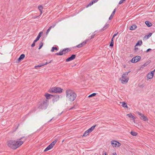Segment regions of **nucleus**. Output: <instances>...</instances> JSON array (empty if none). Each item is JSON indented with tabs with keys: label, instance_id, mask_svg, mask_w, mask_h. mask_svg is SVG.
<instances>
[{
	"label": "nucleus",
	"instance_id": "4be33fe9",
	"mask_svg": "<svg viewBox=\"0 0 155 155\" xmlns=\"http://www.w3.org/2000/svg\"><path fill=\"white\" fill-rule=\"evenodd\" d=\"M145 24L148 27H151L152 25V24L149 21H146Z\"/></svg>",
	"mask_w": 155,
	"mask_h": 155
},
{
	"label": "nucleus",
	"instance_id": "864d4df0",
	"mask_svg": "<svg viewBox=\"0 0 155 155\" xmlns=\"http://www.w3.org/2000/svg\"><path fill=\"white\" fill-rule=\"evenodd\" d=\"M53 119V118H52V119H51V120H49L48 122H50L51 120H52Z\"/></svg>",
	"mask_w": 155,
	"mask_h": 155
},
{
	"label": "nucleus",
	"instance_id": "4c0bfd02",
	"mask_svg": "<svg viewBox=\"0 0 155 155\" xmlns=\"http://www.w3.org/2000/svg\"><path fill=\"white\" fill-rule=\"evenodd\" d=\"M88 134L85 131L83 135H82V137H86L88 135Z\"/></svg>",
	"mask_w": 155,
	"mask_h": 155
},
{
	"label": "nucleus",
	"instance_id": "c03bdc74",
	"mask_svg": "<svg viewBox=\"0 0 155 155\" xmlns=\"http://www.w3.org/2000/svg\"><path fill=\"white\" fill-rule=\"evenodd\" d=\"M138 50V48L137 47H135L134 49V51L135 52L137 51Z\"/></svg>",
	"mask_w": 155,
	"mask_h": 155
},
{
	"label": "nucleus",
	"instance_id": "37998d69",
	"mask_svg": "<svg viewBox=\"0 0 155 155\" xmlns=\"http://www.w3.org/2000/svg\"><path fill=\"white\" fill-rule=\"evenodd\" d=\"M152 50V49L150 48H149L148 49H147L146 51V53H147L148 52H149V51H151Z\"/></svg>",
	"mask_w": 155,
	"mask_h": 155
},
{
	"label": "nucleus",
	"instance_id": "3c124183",
	"mask_svg": "<svg viewBox=\"0 0 155 155\" xmlns=\"http://www.w3.org/2000/svg\"><path fill=\"white\" fill-rule=\"evenodd\" d=\"M111 155H117V154L116 152H114V153H113Z\"/></svg>",
	"mask_w": 155,
	"mask_h": 155
},
{
	"label": "nucleus",
	"instance_id": "6e6552de",
	"mask_svg": "<svg viewBox=\"0 0 155 155\" xmlns=\"http://www.w3.org/2000/svg\"><path fill=\"white\" fill-rule=\"evenodd\" d=\"M111 144L114 147H119L121 145L119 142L115 140H112L111 142Z\"/></svg>",
	"mask_w": 155,
	"mask_h": 155
},
{
	"label": "nucleus",
	"instance_id": "9d476101",
	"mask_svg": "<svg viewBox=\"0 0 155 155\" xmlns=\"http://www.w3.org/2000/svg\"><path fill=\"white\" fill-rule=\"evenodd\" d=\"M76 54H72L70 57L66 59L65 61L66 62H68L74 60L76 58Z\"/></svg>",
	"mask_w": 155,
	"mask_h": 155
},
{
	"label": "nucleus",
	"instance_id": "4468645a",
	"mask_svg": "<svg viewBox=\"0 0 155 155\" xmlns=\"http://www.w3.org/2000/svg\"><path fill=\"white\" fill-rule=\"evenodd\" d=\"M45 97L46 98V99L48 100L51 98L52 97H53V96H54V95L50 94L48 93H46L45 94Z\"/></svg>",
	"mask_w": 155,
	"mask_h": 155
},
{
	"label": "nucleus",
	"instance_id": "a878e982",
	"mask_svg": "<svg viewBox=\"0 0 155 155\" xmlns=\"http://www.w3.org/2000/svg\"><path fill=\"white\" fill-rule=\"evenodd\" d=\"M96 125H97L96 124V125H94L92 126L90 128L88 129V130H89V131H90L91 132L94 129L95 127H96Z\"/></svg>",
	"mask_w": 155,
	"mask_h": 155
},
{
	"label": "nucleus",
	"instance_id": "cd10ccee",
	"mask_svg": "<svg viewBox=\"0 0 155 155\" xmlns=\"http://www.w3.org/2000/svg\"><path fill=\"white\" fill-rule=\"evenodd\" d=\"M152 34V33H150L146 35L145 36V38H146L147 39H148L150 37Z\"/></svg>",
	"mask_w": 155,
	"mask_h": 155
},
{
	"label": "nucleus",
	"instance_id": "a18cd8bd",
	"mask_svg": "<svg viewBox=\"0 0 155 155\" xmlns=\"http://www.w3.org/2000/svg\"><path fill=\"white\" fill-rule=\"evenodd\" d=\"M117 33H117L115 34L113 36L112 38H114L117 35Z\"/></svg>",
	"mask_w": 155,
	"mask_h": 155
},
{
	"label": "nucleus",
	"instance_id": "de8ad7c7",
	"mask_svg": "<svg viewBox=\"0 0 155 155\" xmlns=\"http://www.w3.org/2000/svg\"><path fill=\"white\" fill-rule=\"evenodd\" d=\"M103 155H107V154L106 152H103Z\"/></svg>",
	"mask_w": 155,
	"mask_h": 155
},
{
	"label": "nucleus",
	"instance_id": "473e14b6",
	"mask_svg": "<svg viewBox=\"0 0 155 155\" xmlns=\"http://www.w3.org/2000/svg\"><path fill=\"white\" fill-rule=\"evenodd\" d=\"M58 141V139H56L53 142H52L51 144L52 145V146L53 147L55 144Z\"/></svg>",
	"mask_w": 155,
	"mask_h": 155
},
{
	"label": "nucleus",
	"instance_id": "a19ab883",
	"mask_svg": "<svg viewBox=\"0 0 155 155\" xmlns=\"http://www.w3.org/2000/svg\"><path fill=\"white\" fill-rule=\"evenodd\" d=\"M128 74V72H126L124 73L122 75H124V76L127 77Z\"/></svg>",
	"mask_w": 155,
	"mask_h": 155
},
{
	"label": "nucleus",
	"instance_id": "72a5a7b5",
	"mask_svg": "<svg viewBox=\"0 0 155 155\" xmlns=\"http://www.w3.org/2000/svg\"><path fill=\"white\" fill-rule=\"evenodd\" d=\"M43 43L42 42H41L40 43L38 49H40L43 46Z\"/></svg>",
	"mask_w": 155,
	"mask_h": 155
},
{
	"label": "nucleus",
	"instance_id": "680f3d73",
	"mask_svg": "<svg viewBox=\"0 0 155 155\" xmlns=\"http://www.w3.org/2000/svg\"><path fill=\"white\" fill-rule=\"evenodd\" d=\"M140 52H143V51H142V50H141L140 51Z\"/></svg>",
	"mask_w": 155,
	"mask_h": 155
},
{
	"label": "nucleus",
	"instance_id": "e433bc0d",
	"mask_svg": "<svg viewBox=\"0 0 155 155\" xmlns=\"http://www.w3.org/2000/svg\"><path fill=\"white\" fill-rule=\"evenodd\" d=\"M38 8L40 11H41V10H42L43 9V8L42 5H39L38 6Z\"/></svg>",
	"mask_w": 155,
	"mask_h": 155
},
{
	"label": "nucleus",
	"instance_id": "b1692460",
	"mask_svg": "<svg viewBox=\"0 0 155 155\" xmlns=\"http://www.w3.org/2000/svg\"><path fill=\"white\" fill-rule=\"evenodd\" d=\"M55 24H54L52 26H51L50 27H49L48 29L47 30V31L46 33V35H47L48 34V32L50 31V30H51V28H54L55 26Z\"/></svg>",
	"mask_w": 155,
	"mask_h": 155
},
{
	"label": "nucleus",
	"instance_id": "8fccbe9b",
	"mask_svg": "<svg viewBox=\"0 0 155 155\" xmlns=\"http://www.w3.org/2000/svg\"><path fill=\"white\" fill-rule=\"evenodd\" d=\"M75 107H74H74H71V108H70V109H69V110H72V109H74V108Z\"/></svg>",
	"mask_w": 155,
	"mask_h": 155
},
{
	"label": "nucleus",
	"instance_id": "f03ea898",
	"mask_svg": "<svg viewBox=\"0 0 155 155\" xmlns=\"http://www.w3.org/2000/svg\"><path fill=\"white\" fill-rule=\"evenodd\" d=\"M65 94L67 99L71 102L74 101L77 97V94L73 91L69 89L66 91Z\"/></svg>",
	"mask_w": 155,
	"mask_h": 155
},
{
	"label": "nucleus",
	"instance_id": "39448f33",
	"mask_svg": "<svg viewBox=\"0 0 155 155\" xmlns=\"http://www.w3.org/2000/svg\"><path fill=\"white\" fill-rule=\"evenodd\" d=\"M71 51V49L69 48H65L61 50L59 52L56 53L55 55L61 56L63 54H65Z\"/></svg>",
	"mask_w": 155,
	"mask_h": 155
},
{
	"label": "nucleus",
	"instance_id": "6e6d98bb",
	"mask_svg": "<svg viewBox=\"0 0 155 155\" xmlns=\"http://www.w3.org/2000/svg\"><path fill=\"white\" fill-rule=\"evenodd\" d=\"M62 113V112L61 113L59 114H58V116H60V115Z\"/></svg>",
	"mask_w": 155,
	"mask_h": 155
},
{
	"label": "nucleus",
	"instance_id": "f3484780",
	"mask_svg": "<svg viewBox=\"0 0 155 155\" xmlns=\"http://www.w3.org/2000/svg\"><path fill=\"white\" fill-rule=\"evenodd\" d=\"M96 31H94V33L92 34L91 37H89L88 39H86V40H87V41H89V40H91V39L93 38L94 37V36L96 35V34L95 33V32Z\"/></svg>",
	"mask_w": 155,
	"mask_h": 155
},
{
	"label": "nucleus",
	"instance_id": "bf43d9fd",
	"mask_svg": "<svg viewBox=\"0 0 155 155\" xmlns=\"http://www.w3.org/2000/svg\"><path fill=\"white\" fill-rule=\"evenodd\" d=\"M45 64V63H41V65H43V64Z\"/></svg>",
	"mask_w": 155,
	"mask_h": 155
},
{
	"label": "nucleus",
	"instance_id": "0e129e2a",
	"mask_svg": "<svg viewBox=\"0 0 155 155\" xmlns=\"http://www.w3.org/2000/svg\"><path fill=\"white\" fill-rule=\"evenodd\" d=\"M153 71H154H154H155V69H154V70Z\"/></svg>",
	"mask_w": 155,
	"mask_h": 155
},
{
	"label": "nucleus",
	"instance_id": "1a4fd4ad",
	"mask_svg": "<svg viewBox=\"0 0 155 155\" xmlns=\"http://www.w3.org/2000/svg\"><path fill=\"white\" fill-rule=\"evenodd\" d=\"M141 58L140 56H137L133 58L130 60V61L132 63H136L139 61Z\"/></svg>",
	"mask_w": 155,
	"mask_h": 155
},
{
	"label": "nucleus",
	"instance_id": "bb28decb",
	"mask_svg": "<svg viewBox=\"0 0 155 155\" xmlns=\"http://www.w3.org/2000/svg\"><path fill=\"white\" fill-rule=\"evenodd\" d=\"M58 48L57 47H53L52 48V49L51 51V52H53L54 51V50L56 51H58Z\"/></svg>",
	"mask_w": 155,
	"mask_h": 155
},
{
	"label": "nucleus",
	"instance_id": "7c9ffc66",
	"mask_svg": "<svg viewBox=\"0 0 155 155\" xmlns=\"http://www.w3.org/2000/svg\"><path fill=\"white\" fill-rule=\"evenodd\" d=\"M122 106L124 108H128V106H127V103L124 102H123Z\"/></svg>",
	"mask_w": 155,
	"mask_h": 155
},
{
	"label": "nucleus",
	"instance_id": "0eeeda50",
	"mask_svg": "<svg viewBox=\"0 0 155 155\" xmlns=\"http://www.w3.org/2000/svg\"><path fill=\"white\" fill-rule=\"evenodd\" d=\"M137 113L140 116V118L142 120L146 121L148 120V119L147 117L144 115L143 114L139 112H137Z\"/></svg>",
	"mask_w": 155,
	"mask_h": 155
},
{
	"label": "nucleus",
	"instance_id": "412c9836",
	"mask_svg": "<svg viewBox=\"0 0 155 155\" xmlns=\"http://www.w3.org/2000/svg\"><path fill=\"white\" fill-rule=\"evenodd\" d=\"M109 27V24H107L105 25V26L103 27V28L101 29L100 30V31H102L104 30H106L107 28Z\"/></svg>",
	"mask_w": 155,
	"mask_h": 155
},
{
	"label": "nucleus",
	"instance_id": "dca6fc26",
	"mask_svg": "<svg viewBox=\"0 0 155 155\" xmlns=\"http://www.w3.org/2000/svg\"><path fill=\"white\" fill-rule=\"evenodd\" d=\"M43 34V32L42 31L40 32L38 34V36H37V38L35 39V41H36V42L39 40V39L40 38V37H41V35Z\"/></svg>",
	"mask_w": 155,
	"mask_h": 155
},
{
	"label": "nucleus",
	"instance_id": "e2e57ef3",
	"mask_svg": "<svg viewBox=\"0 0 155 155\" xmlns=\"http://www.w3.org/2000/svg\"><path fill=\"white\" fill-rule=\"evenodd\" d=\"M130 71H129L128 72H128V73H130Z\"/></svg>",
	"mask_w": 155,
	"mask_h": 155
},
{
	"label": "nucleus",
	"instance_id": "5fc2aeb1",
	"mask_svg": "<svg viewBox=\"0 0 155 155\" xmlns=\"http://www.w3.org/2000/svg\"><path fill=\"white\" fill-rule=\"evenodd\" d=\"M40 12H41V14H42V10H41V11H40Z\"/></svg>",
	"mask_w": 155,
	"mask_h": 155
},
{
	"label": "nucleus",
	"instance_id": "7ed1b4c3",
	"mask_svg": "<svg viewBox=\"0 0 155 155\" xmlns=\"http://www.w3.org/2000/svg\"><path fill=\"white\" fill-rule=\"evenodd\" d=\"M49 105V101L48 100L44 99L42 101L39 103L38 108L40 109L45 110Z\"/></svg>",
	"mask_w": 155,
	"mask_h": 155
},
{
	"label": "nucleus",
	"instance_id": "f8f14e48",
	"mask_svg": "<svg viewBox=\"0 0 155 155\" xmlns=\"http://www.w3.org/2000/svg\"><path fill=\"white\" fill-rule=\"evenodd\" d=\"M87 42V40H86L85 41L81 43V44L77 45L76 47L77 48H81L84 46Z\"/></svg>",
	"mask_w": 155,
	"mask_h": 155
},
{
	"label": "nucleus",
	"instance_id": "5701e85b",
	"mask_svg": "<svg viewBox=\"0 0 155 155\" xmlns=\"http://www.w3.org/2000/svg\"><path fill=\"white\" fill-rule=\"evenodd\" d=\"M137 28V26L136 25H133L130 26V29L131 30H133Z\"/></svg>",
	"mask_w": 155,
	"mask_h": 155
},
{
	"label": "nucleus",
	"instance_id": "052dcab7",
	"mask_svg": "<svg viewBox=\"0 0 155 155\" xmlns=\"http://www.w3.org/2000/svg\"><path fill=\"white\" fill-rule=\"evenodd\" d=\"M133 122H134V123H135V120H133Z\"/></svg>",
	"mask_w": 155,
	"mask_h": 155
},
{
	"label": "nucleus",
	"instance_id": "6ab92c4d",
	"mask_svg": "<svg viewBox=\"0 0 155 155\" xmlns=\"http://www.w3.org/2000/svg\"><path fill=\"white\" fill-rule=\"evenodd\" d=\"M116 11V8H115V9H114V10L113 11L112 14H111V15L110 16V17L109 18V20H110L111 19H112V18H113V17L114 15L115 14Z\"/></svg>",
	"mask_w": 155,
	"mask_h": 155
},
{
	"label": "nucleus",
	"instance_id": "ea45409f",
	"mask_svg": "<svg viewBox=\"0 0 155 155\" xmlns=\"http://www.w3.org/2000/svg\"><path fill=\"white\" fill-rule=\"evenodd\" d=\"M36 42V41H35V40L34 41L33 43L31 45V47H34L35 46V43Z\"/></svg>",
	"mask_w": 155,
	"mask_h": 155
},
{
	"label": "nucleus",
	"instance_id": "aec40b11",
	"mask_svg": "<svg viewBox=\"0 0 155 155\" xmlns=\"http://www.w3.org/2000/svg\"><path fill=\"white\" fill-rule=\"evenodd\" d=\"M150 62H151V61H150V60L148 61L147 62L145 63L143 65H142L141 68H144L148 64H149L150 63Z\"/></svg>",
	"mask_w": 155,
	"mask_h": 155
},
{
	"label": "nucleus",
	"instance_id": "49530a36",
	"mask_svg": "<svg viewBox=\"0 0 155 155\" xmlns=\"http://www.w3.org/2000/svg\"><path fill=\"white\" fill-rule=\"evenodd\" d=\"M86 131V132L87 133V134H89L91 133L90 131H89V130L88 129Z\"/></svg>",
	"mask_w": 155,
	"mask_h": 155
},
{
	"label": "nucleus",
	"instance_id": "c85d7f7f",
	"mask_svg": "<svg viewBox=\"0 0 155 155\" xmlns=\"http://www.w3.org/2000/svg\"><path fill=\"white\" fill-rule=\"evenodd\" d=\"M142 43V41L141 40L138 41L135 45V46L139 45L140 46Z\"/></svg>",
	"mask_w": 155,
	"mask_h": 155
},
{
	"label": "nucleus",
	"instance_id": "09e8293b",
	"mask_svg": "<svg viewBox=\"0 0 155 155\" xmlns=\"http://www.w3.org/2000/svg\"><path fill=\"white\" fill-rule=\"evenodd\" d=\"M132 117H131V118H132V119H133V120H134L137 118L136 117H134L133 116Z\"/></svg>",
	"mask_w": 155,
	"mask_h": 155
},
{
	"label": "nucleus",
	"instance_id": "423d86ee",
	"mask_svg": "<svg viewBox=\"0 0 155 155\" xmlns=\"http://www.w3.org/2000/svg\"><path fill=\"white\" fill-rule=\"evenodd\" d=\"M119 80L121 81V83L122 84H125L128 82L129 78L126 76L122 75L121 77L120 78Z\"/></svg>",
	"mask_w": 155,
	"mask_h": 155
},
{
	"label": "nucleus",
	"instance_id": "f704fd0d",
	"mask_svg": "<svg viewBox=\"0 0 155 155\" xmlns=\"http://www.w3.org/2000/svg\"><path fill=\"white\" fill-rule=\"evenodd\" d=\"M97 94V93H93L91 94L90 95L88 96V97H93L95 96Z\"/></svg>",
	"mask_w": 155,
	"mask_h": 155
},
{
	"label": "nucleus",
	"instance_id": "a211bd4d",
	"mask_svg": "<svg viewBox=\"0 0 155 155\" xmlns=\"http://www.w3.org/2000/svg\"><path fill=\"white\" fill-rule=\"evenodd\" d=\"M53 147L50 144L44 150V152H45L51 149Z\"/></svg>",
	"mask_w": 155,
	"mask_h": 155
},
{
	"label": "nucleus",
	"instance_id": "13d9d810",
	"mask_svg": "<svg viewBox=\"0 0 155 155\" xmlns=\"http://www.w3.org/2000/svg\"><path fill=\"white\" fill-rule=\"evenodd\" d=\"M98 0H94L95 1H96L95 2H97Z\"/></svg>",
	"mask_w": 155,
	"mask_h": 155
},
{
	"label": "nucleus",
	"instance_id": "393cba45",
	"mask_svg": "<svg viewBox=\"0 0 155 155\" xmlns=\"http://www.w3.org/2000/svg\"><path fill=\"white\" fill-rule=\"evenodd\" d=\"M96 1H95L94 0H93L91 1L90 3L88 4L86 6V7L87 8L90 6H91L94 3H96L95 2Z\"/></svg>",
	"mask_w": 155,
	"mask_h": 155
},
{
	"label": "nucleus",
	"instance_id": "603ef678",
	"mask_svg": "<svg viewBox=\"0 0 155 155\" xmlns=\"http://www.w3.org/2000/svg\"><path fill=\"white\" fill-rule=\"evenodd\" d=\"M49 64L48 62H46L45 63V64H43V66L46 65L48 64Z\"/></svg>",
	"mask_w": 155,
	"mask_h": 155
},
{
	"label": "nucleus",
	"instance_id": "ddd939ff",
	"mask_svg": "<svg viewBox=\"0 0 155 155\" xmlns=\"http://www.w3.org/2000/svg\"><path fill=\"white\" fill-rule=\"evenodd\" d=\"M53 97H54L52 99V101L53 103L57 101L59 99V96L57 95H54Z\"/></svg>",
	"mask_w": 155,
	"mask_h": 155
},
{
	"label": "nucleus",
	"instance_id": "20e7f679",
	"mask_svg": "<svg viewBox=\"0 0 155 155\" xmlns=\"http://www.w3.org/2000/svg\"><path fill=\"white\" fill-rule=\"evenodd\" d=\"M63 89L59 87H52L49 89L48 92L50 93H61L62 92Z\"/></svg>",
	"mask_w": 155,
	"mask_h": 155
},
{
	"label": "nucleus",
	"instance_id": "4d7b16f0",
	"mask_svg": "<svg viewBox=\"0 0 155 155\" xmlns=\"http://www.w3.org/2000/svg\"><path fill=\"white\" fill-rule=\"evenodd\" d=\"M52 61V60H51L49 62H48L49 63H50Z\"/></svg>",
	"mask_w": 155,
	"mask_h": 155
},
{
	"label": "nucleus",
	"instance_id": "338daca9",
	"mask_svg": "<svg viewBox=\"0 0 155 155\" xmlns=\"http://www.w3.org/2000/svg\"><path fill=\"white\" fill-rule=\"evenodd\" d=\"M124 67L125 68V65L124 66Z\"/></svg>",
	"mask_w": 155,
	"mask_h": 155
},
{
	"label": "nucleus",
	"instance_id": "c756f323",
	"mask_svg": "<svg viewBox=\"0 0 155 155\" xmlns=\"http://www.w3.org/2000/svg\"><path fill=\"white\" fill-rule=\"evenodd\" d=\"M114 38H112L111 39L110 43V46L111 47H113L114 46Z\"/></svg>",
	"mask_w": 155,
	"mask_h": 155
},
{
	"label": "nucleus",
	"instance_id": "58836bf2",
	"mask_svg": "<svg viewBox=\"0 0 155 155\" xmlns=\"http://www.w3.org/2000/svg\"><path fill=\"white\" fill-rule=\"evenodd\" d=\"M127 116L128 117H129L131 118V117H132L133 115H132L131 113H130L127 114Z\"/></svg>",
	"mask_w": 155,
	"mask_h": 155
},
{
	"label": "nucleus",
	"instance_id": "9b49d317",
	"mask_svg": "<svg viewBox=\"0 0 155 155\" xmlns=\"http://www.w3.org/2000/svg\"><path fill=\"white\" fill-rule=\"evenodd\" d=\"M154 75V71H152L147 75V78L148 79L152 78Z\"/></svg>",
	"mask_w": 155,
	"mask_h": 155
},
{
	"label": "nucleus",
	"instance_id": "69168bd1",
	"mask_svg": "<svg viewBox=\"0 0 155 155\" xmlns=\"http://www.w3.org/2000/svg\"><path fill=\"white\" fill-rule=\"evenodd\" d=\"M124 67L125 68V65L124 66Z\"/></svg>",
	"mask_w": 155,
	"mask_h": 155
},
{
	"label": "nucleus",
	"instance_id": "79ce46f5",
	"mask_svg": "<svg viewBox=\"0 0 155 155\" xmlns=\"http://www.w3.org/2000/svg\"><path fill=\"white\" fill-rule=\"evenodd\" d=\"M126 0H120L119 2V4H121L122 3H123Z\"/></svg>",
	"mask_w": 155,
	"mask_h": 155
},
{
	"label": "nucleus",
	"instance_id": "c9c22d12",
	"mask_svg": "<svg viewBox=\"0 0 155 155\" xmlns=\"http://www.w3.org/2000/svg\"><path fill=\"white\" fill-rule=\"evenodd\" d=\"M43 66V65H41V64H39L37 66H35V68L36 69H37L38 68H40V67H42Z\"/></svg>",
	"mask_w": 155,
	"mask_h": 155
},
{
	"label": "nucleus",
	"instance_id": "f257e3e1",
	"mask_svg": "<svg viewBox=\"0 0 155 155\" xmlns=\"http://www.w3.org/2000/svg\"><path fill=\"white\" fill-rule=\"evenodd\" d=\"M27 138V137H23L17 139L16 140H8L7 142V144L10 148L13 150H16L25 142Z\"/></svg>",
	"mask_w": 155,
	"mask_h": 155
},
{
	"label": "nucleus",
	"instance_id": "2eb2a0df",
	"mask_svg": "<svg viewBox=\"0 0 155 155\" xmlns=\"http://www.w3.org/2000/svg\"><path fill=\"white\" fill-rule=\"evenodd\" d=\"M25 55L24 54H21L19 58L18 59V61H16V62L18 63L21 60L23 59L25 57Z\"/></svg>",
	"mask_w": 155,
	"mask_h": 155
},
{
	"label": "nucleus",
	"instance_id": "2f4dec72",
	"mask_svg": "<svg viewBox=\"0 0 155 155\" xmlns=\"http://www.w3.org/2000/svg\"><path fill=\"white\" fill-rule=\"evenodd\" d=\"M130 134L131 135L133 136H136L137 135V133L134 131H131L130 132Z\"/></svg>",
	"mask_w": 155,
	"mask_h": 155
}]
</instances>
